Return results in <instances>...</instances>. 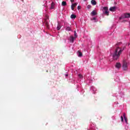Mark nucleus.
Instances as JSON below:
<instances>
[{
    "label": "nucleus",
    "mask_w": 130,
    "mask_h": 130,
    "mask_svg": "<svg viewBox=\"0 0 130 130\" xmlns=\"http://www.w3.org/2000/svg\"><path fill=\"white\" fill-rule=\"evenodd\" d=\"M124 48H125V46H123V48L117 47L115 50V52L113 54V58L114 60H117L120 55L121 54L122 51L124 50Z\"/></svg>",
    "instance_id": "f257e3e1"
},
{
    "label": "nucleus",
    "mask_w": 130,
    "mask_h": 130,
    "mask_svg": "<svg viewBox=\"0 0 130 130\" xmlns=\"http://www.w3.org/2000/svg\"><path fill=\"white\" fill-rule=\"evenodd\" d=\"M122 68L123 71H127V62L125 60L123 61Z\"/></svg>",
    "instance_id": "f03ea898"
},
{
    "label": "nucleus",
    "mask_w": 130,
    "mask_h": 130,
    "mask_svg": "<svg viewBox=\"0 0 130 130\" xmlns=\"http://www.w3.org/2000/svg\"><path fill=\"white\" fill-rule=\"evenodd\" d=\"M103 12L104 14H105L107 16H109V11H108V7H104L103 8Z\"/></svg>",
    "instance_id": "7ed1b4c3"
},
{
    "label": "nucleus",
    "mask_w": 130,
    "mask_h": 130,
    "mask_svg": "<svg viewBox=\"0 0 130 130\" xmlns=\"http://www.w3.org/2000/svg\"><path fill=\"white\" fill-rule=\"evenodd\" d=\"M77 5H78L77 3H75L73 4H72V5H71V10H72V11H74L75 8H76V7H77Z\"/></svg>",
    "instance_id": "20e7f679"
},
{
    "label": "nucleus",
    "mask_w": 130,
    "mask_h": 130,
    "mask_svg": "<svg viewBox=\"0 0 130 130\" xmlns=\"http://www.w3.org/2000/svg\"><path fill=\"white\" fill-rule=\"evenodd\" d=\"M115 10H116V7H115V6L110 7L109 9L110 12H115Z\"/></svg>",
    "instance_id": "39448f33"
},
{
    "label": "nucleus",
    "mask_w": 130,
    "mask_h": 130,
    "mask_svg": "<svg viewBox=\"0 0 130 130\" xmlns=\"http://www.w3.org/2000/svg\"><path fill=\"white\" fill-rule=\"evenodd\" d=\"M91 16H95L96 15H97V12H96V11L93 10L91 12V14H90Z\"/></svg>",
    "instance_id": "423d86ee"
},
{
    "label": "nucleus",
    "mask_w": 130,
    "mask_h": 130,
    "mask_svg": "<svg viewBox=\"0 0 130 130\" xmlns=\"http://www.w3.org/2000/svg\"><path fill=\"white\" fill-rule=\"evenodd\" d=\"M91 4L92 6H96L97 5V2L95 0H91Z\"/></svg>",
    "instance_id": "0eeeda50"
},
{
    "label": "nucleus",
    "mask_w": 130,
    "mask_h": 130,
    "mask_svg": "<svg viewBox=\"0 0 130 130\" xmlns=\"http://www.w3.org/2000/svg\"><path fill=\"white\" fill-rule=\"evenodd\" d=\"M75 39H76V38L75 37L71 36L70 37V42L73 43L74 41H75Z\"/></svg>",
    "instance_id": "6e6552de"
},
{
    "label": "nucleus",
    "mask_w": 130,
    "mask_h": 130,
    "mask_svg": "<svg viewBox=\"0 0 130 130\" xmlns=\"http://www.w3.org/2000/svg\"><path fill=\"white\" fill-rule=\"evenodd\" d=\"M54 6H55L54 2H52V3L51 4L50 9L53 10V9H54Z\"/></svg>",
    "instance_id": "1a4fd4ad"
},
{
    "label": "nucleus",
    "mask_w": 130,
    "mask_h": 130,
    "mask_svg": "<svg viewBox=\"0 0 130 130\" xmlns=\"http://www.w3.org/2000/svg\"><path fill=\"white\" fill-rule=\"evenodd\" d=\"M78 56L79 57H82L83 56V53L80 51H78Z\"/></svg>",
    "instance_id": "9d476101"
},
{
    "label": "nucleus",
    "mask_w": 130,
    "mask_h": 130,
    "mask_svg": "<svg viewBox=\"0 0 130 130\" xmlns=\"http://www.w3.org/2000/svg\"><path fill=\"white\" fill-rule=\"evenodd\" d=\"M125 15L124 14L121 16V17L119 18V20H122L123 19H125Z\"/></svg>",
    "instance_id": "9b49d317"
},
{
    "label": "nucleus",
    "mask_w": 130,
    "mask_h": 130,
    "mask_svg": "<svg viewBox=\"0 0 130 130\" xmlns=\"http://www.w3.org/2000/svg\"><path fill=\"white\" fill-rule=\"evenodd\" d=\"M66 31H72V28L71 27L67 26H66Z\"/></svg>",
    "instance_id": "f8f14e48"
},
{
    "label": "nucleus",
    "mask_w": 130,
    "mask_h": 130,
    "mask_svg": "<svg viewBox=\"0 0 130 130\" xmlns=\"http://www.w3.org/2000/svg\"><path fill=\"white\" fill-rule=\"evenodd\" d=\"M60 28H61V25H60V24L58 23L57 26V30H60Z\"/></svg>",
    "instance_id": "ddd939ff"
},
{
    "label": "nucleus",
    "mask_w": 130,
    "mask_h": 130,
    "mask_svg": "<svg viewBox=\"0 0 130 130\" xmlns=\"http://www.w3.org/2000/svg\"><path fill=\"white\" fill-rule=\"evenodd\" d=\"M121 67V65L120 64V63H117L116 64V68H117V69H119Z\"/></svg>",
    "instance_id": "4468645a"
},
{
    "label": "nucleus",
    "mask_w": 130,
    "mask_h": 130,
    "mask_svg": "<svg viewBox=\"0 0 130 130\" xmlns=\"http://www.w3.org/2000/svg\"><path fill=\"white\" fill-rule=\"evenodd\" d=\"M61 6L63 7H66V6H67V2L66 1L62 2Z\"/></svg>",
    "instance_id": "2eb2a0df"
},
{
    "label": "nucleus",
    "mask_w": 130,
    "mask_h": 130,
    "mask_svg": "<svg viewBox=\"0 0 130 130\" xmlns=\"http://www.w3.org/2000/svg\"><path fill=\"white\" fill-rule=\"evenodd\" d=\"M125 17L126 18H129L130 17V13H124Z\"/></svg>",
    "instance_id": "dca6fc26"
},
{
    "label": "nucleus",
    "mask_w": 130,
    "mask_h": 130,
    "mask_svg": "<svg viewBox=\"0 0 130 130\" xmlns=\"http://www.w3.org/2000/svg\"><path fill=\"white\" fill-rule=\"evenodd\" d=\"M76 18H77V16L75 14H72L71 16V19H76Z\"/></svg>",
    "instance_id": "f3484780"
},
{
    "label": "nucleus",
    "mask_w": 130,
    "mask_h": 130,
    "mask_svg": "<svg viewBox=\"0 0 130 130\" xmlns=\"http://www.w3.org/2000/svg\"><path fill=\"white\" fill-rule=\"evenodd\" d=\"M45 24V25L46 26V27H47L48 29H49V25H48V22H46Z\"/></svg>",
    "instance_id": "a211bd4d"
},
{
    "label": "nucleus",
    "mask_w": 130,
    "mask_h": 130,
    "mask_svg": "<svg viewBox=\"0 0 130 130\" xmlns=\"http://www.w3.org/2000/svg\"><path fill=\"white\" fill-rule=\"evenodd\" d=\"M74 37L75 38H77V37H78V36L77 35V32L76 31V30L74 31Z\"/></svg>",
    "instance_id": "6ab92c4d"
},
{
    "label": "nucleus",
    "mask_w": 130,
    "mask_h": 130,
    "mask_svg": "<svg viewBox=\"0 0 130 130\" xmlns=\"http://www.w3.org/2000/svg\"><path fill=\"white\" fill-rule=\"evenodd\" d=\"M78 77L79 78H80V79H83V75H82L81 74H79Z\"/></svg>",
    "instance_id": "aec40b11"
},
{
    "label": "nucleus",
    "mask_w": 130,
    "mask_h": 130,
    "mask_svg": "<svg viewBox=\"0 0 130 130\" xmlns=\"http://www.w3.org/2000/svg\"><path fill=\"white\" fill-rule=\"evenodd\" d=\"M124 119H125V122L126 123H127V118H126V117H124Z\"/></svg>",
    "instance_id": "412c9836"
},
{
    "label": "nucleus",
    "mask_w": 130,
    "mask_h": 130,
    "mask_svg": "<svg viewBox=\"0 0 130 130\" xmlns=\"http://www.w3.org/2000/svg\"><path fill=\"white\" fill-rule=\"evenodd\" d=\"M90 8H92V6L90 5H87V9H90Z\"/></svg>",
    "instance_id": "4be33fe9"
},
{
    "label": "nucleus",
    "mask_w": 130,
    "mask_h": 130,
    "mask_svg": "<svg viewBox=\"0 0 130 130\" xmlns=\"http://www.w3.org/2000/svg\"><path fill=\"white\" fill-rule=\"evenodd\" d=\"M121 121H123V117L122 116H121Z\"/></svg>",
    "instance_id": "5701e85b"
},
{
    "label": "nucleus",
    "mask_w": 130,
    "mask_h": 130,
    "mask_svg": "<svg viewBox=\"0 0 130 130\" xmlns=\"http://www.w3.org/2000/svg\"><path fill=\"white\" fill-rule=\"evenodd\" d=\"M77 9H78V10H80V9H81V6H78L77 7Z\"/></svg>",
    "instance_id": "b1692460"
},
{
    "label": "nucleus",
    "mask_w": 130,
    "mask_h": 130,
    "mask_svg": "<svg viewBox=\"0 0 130 130\" xmlns=\"http://www.w3.org/2000/svg\"><path fill=\"white\" fill-rule=\"evenodd\" d=\"M123 116L124 118V117H125V113H123Z\"/></svg>",
    "instance_id": "393cba45"
},
{
    "label": "nucleus",
    "mask_w": 130,
    "mask_h": 130,
    "mask_svg": "<svg viewBox=\"0 0 130 130\" xmlns=\"http://www.w3.org/2000/svg\"><path fill=\"white\" fill-rule=\"evenodd\" d=\"M71 3H74V2H75V0H70Z\"/></svg>",
    "instance_id": "a878e982"
},
{
    "label": "nucleus",
    "mask_w": 130,
    "mask_h": 130,
    "mask_svg": "<svg viewBox=\"0 0 130 130\" xmlns=\"http://www.w3.org/2000/svg\"><path fill=\"white\" fill-rule=\"evenodd\" d=\"M92 20H96V18L93 17V18H92Z\"/></svg>",
    "instance_id": "bb28decb"
},
{
    "label": "nucleus",
    "mask_w": 130,
    "mask_h": 130,
    "mask_svg": "<svg viewBox=\"0 0 130 130\" xmlns=\"http://www.w3.org/2000/svg\"><path fill=\"white\" fill-rule=\"evenodd\" d=\"M68 76H69V75H68V74H66V77H68Z\"/></svg>",
    "instance_id": "cd10ccee"
},
{
    "label": "nucleus",
    "mask_w": 130,
    "mask_h": 130,
    "mask_svg": "<svg viewBox=\"0 0 130 130\" xmlns=\"http://www.w3.org/2000/svg\"><path fill=\"white\" fill-rule=\"evenodd\" d=\"M123 22H126V20H123Z\"/></svg>",
    "instance_id": "c85d7f7f"
}]
</instances>
